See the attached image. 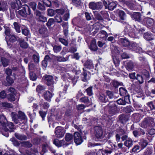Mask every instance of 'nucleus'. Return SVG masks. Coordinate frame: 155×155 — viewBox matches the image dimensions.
<instances>
[{
    "instance_id": "nucleus-19",
    "label": "nucleus",
    "mask_w": 155,
    "mask_h": 155,
    "mask_svg": "<svg viewBox=\"0 0 155 155\" xmlns=\"http://www.w3.org/2000/svg\"><path fill=\"white\" fill-rule=\"evenodd\" d=\"M119 41L120 45L125 47H129L130 42L127 39L120 38L119 39Z\"/></svg>"
},
{
    "instance_id": "nucleus-31",
    "label": "nucleus",
    "mask_w": 155,
    "mask_h": 155,
    "mask_svg": "<svg viewBox=\"0 0 155 155\" xmlns=\"http://www.w3.org/2000/svg\"><path fill=\"white\" fill-rule=\"evenodd\" d=\"M9 39V41L11 43H14L16 41H17L18 37H19L13 34L11 35Z\"/></svg>"
},
{
    "instance_id": "nucleus-62",
    "label": "nucleus",
    "mask_w": 155,
    "mask_h": 155,
    "mask_svg": "<svg viewBox=\"0 0 155 155\" xmlns=\"http://www.w3.org/2000/svg\"><path fill=\"white\" fill-rule=\"evenodd\" d=\"M24 146L27 147H31L32 146V144L28 141H25L23 142Z\"/></svg>"
},
{
    "instance_id": "nucleus-49",
    "label": "nucleus",
    "mask_w": 155,
    "mask_h": 155,
    "mask_svg": "<svg viewBox=\"0 0 155 155\" xmlns=\"http://www.w3.org/2000/svg\"><path fill=\"white\" fill-rule=\"evenodd\" d=\"M55 21L58 23H60L62 21V18L60 15H56L54 18Z\"/></svg>"
},
{
    "instance_id": "nucleus-39",
    "label": "nucleus",
    "mask_w": 155,
    "mask_h": 155,
    "mask_svg": "<svg viewBox=\"0 0 155 155\" xmlns=\"http://www.w3.org/2000/svg\"><path fill=\"white\" fill-rule=\"evenodd\" d=\"M14 28L16 32L19 33L21 32L20 27L18 23L16 22H14L13 23Z\"/></svg>"
},
{
    "instance_id": "nucleus-55",
    "label": "nucleus",
    "mask_w": 155,
    "mask_h": 155,
    "mask_svg": "<svg viewBox=\"0 0 155 155\" xmlns=\"http://www.w3.org/2000/svg\"><path fill=\"white\" fill-rule=\"evenodd\" d=\"M43 3L48 7H50L51 6V4L50 1L48 0H43Z\"/></svg>"
},
{
    "instance_id": "nucleus-10",
    "label": "nucleus",
    "mask_w": 155,
    "mask_h": 155,
    "mask_svg": "<svg viewBox=\"0 0 155 155\" xmlns=\"http://www.w3.org/2000/svg\"><path fill=\"white\" fill-rule=\"evenodd\" d=\"M18 117L20 121V124H25L26 123L27 119L26 116H25L24 113L21 111H19L18 112Z\"/></svg>"
},
{
    "instance_id": "nucleus-6",
    "label": "nucleus",
    "mask_w": 155,
    "mask_h": 155,
    "mask_svg": "<svg viewBox=\"0 0 155 155\" xmlns=\"http://www.w3.org/2000/svg\"><path fill=\"white\" fill-rule=\"evenodd\" d=\"M135 28L136 29V31H137V33H135L132 30V31L131 30L129 31L128 34L129 36L131 37L136 38L138 37L137 35L138 34L141 35L145 31V29L142 28H141L139 27H137L135 26Z\"/></svg>"
},
{
    "instance_id": "nucleus-17",
    "label": "nucleus",
    "mask_w": 155,
    "mask_h": 155,
    "mask_svg": "<svg viewBox=\"0 0 155 155\" xmlns=\"http://www.w3.org/2000/svg\"><path fill=\"white\" fill-rule=\"evenodd\" d=\"M45 79L47 81V84L48 86H51L54 84L53 78L51 76L45 75Z\"/></svg>"
},
{
    "instance_id": "nucleus-21",
    "label": "nucleus",
    "mask_w": 155,
    "mask_h": 155,
    "mask_svg": "<svg viewBox=\"0 0 155 155\" xmlns=\"http://www.w3.org/2000/svg\"><path fill=\"white\" fill-rule=\"evenodd\" d=\"M132 17L133 18H134L135 21H137L140 22H142L141 15L140 13L139 12H134L132 14Z\"/></svg>"
},
{
    "instance_id": "nucleus-43",
    "label": "nucleus",
    "mask_w": 155,
    "mask_h": 155,
    "mask_svg": "<svg viewBox=\"0 0 155 155\" xmlns=\"http://www.w3.org/2000/svg\"><path fill=\"white\" fill-rule=\"evenodd\" d=\"M94 14L95 18L99 20H102L103 19V18L97 12H94Z\"/></svg>"
},
{
    "instance_id": "nucleus-28",
    "label": "nucleus",
    "mask_w": 155,
    "mask_h": 155,
    "mask_svg": "<svg viewBox=\"0 0 155 155\" xmlns=\"http://www.w3.org/2000/svg\"><path fill=\"white\" fill-rule=\"evenodd\" d=\"M84 66L86 68L91 69L94 68L93 64L92 61L91 60H88L84 64Z\"/></svg>"
},
{
    "instance_id": "nucleus-61",
    "label": "nucleus",
    "mask_w": 155,
    "mask_h": 155,
    "mask_svg": "<svg viewBox=\"0 0 155 155\" xmlns=\"http://www.w3.org/2000/svg\"><path fill=\"white\" fill-rule=\"evenodd\" d=\"M86 91L88 95L89 96H91L93 94V92H92V87H90L87 89Z\"/></svg>"
},
{
    "instance_id": "nucleus-48",
    "label": "nucleus",
    "mask_w": 155,
    "mask_h": 155,
    "mask_svg": "<svg viewBox=\"0 0 155 155\" xmlns=\"http://www.w3.org/2000/svg\"><path fill=\"white\" fill-rule=\"evenodd\" d=\"M136 79L140 84H142L143 82V78L140 75L137 74Z\"/></svg>"
},
{
    "instance_id": "nucleus-30",
    "label": "nucleus",
    "mask_w": 155,
    "mask_h": 155,
    "mask_svg": "<svg viewBox=\"0 0 155 155\" xmlns=\"http://www.w3.org/2000/svg\"><path fill=\"white\" fill-rule=\"evenodd\" d=\"M144 38L147 40H150L153 39V36L151 33L147 32L144 34L143 35Z\"/></svg>"
},
{
    "instance_id": "nucleus-24",
    "label": "nucleus",
    "mask_w": 155,
    "mask_h": 155,
    "mask_svg": "<svg viewBox=\"0 0 155 155\" xmlns=\"http://www.w3.org/2000/svg\"><path fill=\"white\" fill-rule=\"evenodd\" d=\"M83 70L85 71L84 68H83ZM82 80L83 81H86L90 79V76L87 74L86 72L84 71L83 73L81 75Z\"/></svg>"
},
{
    "instance_id": "nucleus-45",
    "label": "nucleus",
    "mask_w": 155,
    "mask_h": 155,
    "mask_svg": "<svg viewBox=\"0 0 155 155\" xmlns=\"http://www.w3.org/2000/svg\"><path fill=\"white\" fill-rule=\"evenodd\" d=\"M7 98L8 100L11 101H14L15 100V97L14 95L11 94H9L7 96Z\"/></svg>"
},
{
    "instance_id": "nucleus-9",
    "label": "nucleus",
    "mask_w": 155,
    "mask_h": 155,
    "mask_svg": "<svg viewBox=\"0 0 155 155\" xmlns=\"http://www.w3.org/2000/svg\"><path fill=\"white\" fill-rule=\"evenodd\" d=\"M108 106H109L108 110L109 113L111 115L115 114L117 113V108L114 103L111 102L108 105Z\"/></svg>"
},
{
    "instance_id": "nucleus-47",
    "label": "nucleus",
    "mask_w": 155,
    "mask_h": 155,
    "mask_svg": "<svg viewBox=\"0 0 155 155\" xmlns=\"http://www.w3.org/2000/svg\"><path fill=\"white\" fill-rule=\"evenodd\" d=\"M100 34L101 37L104 39H106L108 36V35L106 32L104 31H101Z\"/></svg>"
},
{
    "instance_id": "nucleus-50",
    "label": "nucleus",
    "mask_w": 155,
    "mask_h": 155,
    "mask_svg": "<svg viewBox=\"0 0 155 155\" xmlns=\"http://www.w3.org/2000/svg\"><path fill=\"white\" fill-rule=\"evenodd\" d=\"M10 140L12 142L13 144L15 146H18L19 145V143L18 141L15 138L13 137L11 138Z\"/></svg>"
},
{
    "instance_id": "nucleus-32",
    "label": "nucleus",
    "mask_w": 155,
    "mask_h": 155,
    "mask_svg": "<svg viewBox=\"0 0 155 155\" xmlns=\"http://www.w3.org/2000/svg\"><path fill=\"white\" fill-rule=\"evenodd\" d=\"M120 19L121 20H125L126 19V14L124 11H120L118 13Z\"/></svg>"
},
{
    "instance_id": "nucleus-26",
    "label": "nucleus",
    "mask_w": 155,
    "mask_h": 155,
    "mask_svg": "<svg viewBox=\"0 0 155 155\" xmlns=\"http://www.w3.org/2000/svg\"><path fill=\"white\" fill-rule=\"evenodd\" d=\"M90 49L94 51H96L97 47L96 44V41L95 39H93L91 42L90 46Z\"/></svg>"
},
{
    "instance_id": "nucleus-60",
    "label": "nucleus",
    "mask_w": 155,
    "mask_h": 155,
    "mask_svg": "<svg viewBox=\"0 0 155 155\" xmlns=\"http://www.w3.org/2000/svg\"><path fill=\"white\" fill-rule=\"evenodd\" d=\"M46 21L47 18L45 17H44L43 15H39V22H45Z\"/></svg>"
},
{
    "instance_id": "nucleus-52",
    "label": "nucleus",
    "mask_w": 155,
    "mask_h": 155,
    "mask_svg": "<svg viewBox=\"0 0 155 155\" xmlns=\"http://www.w3.org/2000/svg\"><path fill=\"white\" fill-rule=\"evenodd\" d=\"M152 153V149H151L147 148L146 150L144 155H151Z\"/></svg>"
},
{
    "instance_id": "nucleus-33",
    "label": "nucleus",
    "mask_w": 155,
    "mask_h": 155,
    "mask_svg": "<svg viewBox=\"0 0 155 155\" xmlns=\"http://www.w3.org/2000/svg\"><path fill=\"white\" fill-rule=\"evenodd\" d=\"M124 144L125 146L128 147H130L133 144L132 140L131 139L128 138L125 141Z\"/></svg>"
},
{
    "instance_id": "nucleus-8",
    "label": "nucleus",
    "mask_w": 155,
    "mask_h": 155,
    "mask_svg": "<svg viewBox=\"0 0 155 155\" xmlns=\"http://www.w3.org/2000/svg\"><path fill=\"white\" fill-rule=\"evenodd\" d=\"M94 134L97 138L101 139L104 137L103 130L100 127L97 126L95 127Z\"/></svg>"
},
{
    "instance_id": "nucleus-15",
    "label": "nucleus",
    "mask_w": 155,
    "mask_h": 155,
    "mask_svg": "<svg viewBox=\"0 0 155 155\" xmlns=\"http://www.w3.org/2000/svg\"><path fill=\"white\" fill-rule=\"evenodd\" d=\"M137 66L136 63L132 61H129L127 63L126 68L128 71H131L134 70Z\"/></svg>"
},
{
    "instance_id": "nucleus-25",
    "label": "nucleus",
    "mask_w": 155,
    "mask_h": 155,
    "mask_svg": "<svg viewBox=\"0 0 155 155\" xmlns=\"http://www.w3.org/2000/svg\"><path fill=\"white\" fill-rule=\"evenodd\" d=\"M1 61L4 67L7 66L9 63V60L5 57H2L1 58Z\"/></svg>"
},
{
    "instance_id": "nucleus-14",
    "label": "nucleus",
    "mask_w": 155,
    "mask_h": 155,
    "mask_svg": "<svg viewBox=\"0 0 155 155\" xmlns=\"http://www.w3.org/2000/svg\"><path fill=\"white\" fill-rule=\"evenodd\" d=\"M115 51H112V57L113 60L116 66H118L119 64L120 61L118 59L116 58V55H117L119 54V51L117 48H115Z\"/></svg>"
},
{
    "instance_id": "nucleus-59",
    "label": "nucleus",
    "mask_w": 155,
    "mask_h": 155,
    "mask_svg": "<svg viewBox=\"0 0 155 155\" xmlns=\"http://www.w3.org/2000/svg\"><path fill=\"white\" fill-rule=\"evenodd\" d=\"M5 73L7 75V76H10L12 75V70L10 68H7L5 69Z\"/></svg>"
},
{
    "instance_id": "nucleus-40",
    "label": "nucleus",
    "mask_w": 155,
    "mask_h": 155,
    "mask_svg": "<svg viewBox=\"0 0 155 155\" xmlns=\"http://www.w3.org/2000/svg\"><path fill=\"white\" fill-rule=\"evenodd\" d=\"M65 138L66 141H69L73 139V136L71 134L67 133L65 136Z\"/></svg>"
},
{
    "instance_id": "nucleus-64",
    "label": "nucleus",
    "mask_w": 155,
    "mask_h": 155,
    "mask_svg": "<svg viewBox=\"0 0 155 155\" xmlns=\"http://www.w3.org/2000/svg\"><path fill=\"white\" fill-rule=\"evenodd\" d=\"M30 5L32 8L33 10L35 11L36 9V4L35 2H32L30 3Z\"/></svg>"
},
{
    "instance_id": "nucleus-38",
    "label": "nucleus",
    "mask_w": 155,
    "mask_h": 155,
    "mask_svg": "<svg viewBox=\"0 0 155 155\" xmlns=\"http://www.w3.org/2000/svg\"><path fill=\"white\" fill-rule=\"evenodd\" d=\"M21 33L23 35L26 36H28L30 34L29 31L27 27L22 29Z\"/></svg>"
},
{
    "instance_id": "nucleus-20",
    "label": "nucleus",
    "mask_w": 155,
    "mask_h": 155,
    "mask_svg": "<svg viewBox=\"0 0 155 155\" xmlns=\"http://www.w3.org/2000/svg\"><path fill=\"white\" fill-rule=\"evenodd\" d=\"M59 142V140L57 139H55L53 142V143L55 144L56 146L58 147H60L61 146H63L65 145H67V143L65 142V141L63 140H60L59 143H57V142Z\"/></svg>"
},
{
    "instance_id": "nucleus-42",
    "label": "nucleus",
    "mask_w": 155,
    "mask_h": 155,
    "mask_svg": "<svg viewBox=\"0 0 155 155\" xmlns=\"http://www.w3.org/2000/svg\"><path fill=\"white\" fill-rule=\"evenodd\" d=\"M62 48L60 46L54 45L53 47V50L55 53H58L61 51Z\"/></svg>"
},
{
    "instance_id": "nucleus-63",
    "label": "nucleus",
    "mask_w": 155,
    "mask_h": 155,
    "mask_svg": "<svg viewBox=\"0 0 155 155\" xmlns=\"http://www.w3.org/2000/svg\"><path fill=\"white\" fill-rule=\"evenodd\" d=\"M117 103L119 105H126V103H125V101H124L122 99H120L117 100Z\"/></svg>"
},
{
    "instance_id": "nucleus-35",
    "label": "nucleus",
    "mask_w": 155,
    "mask_h": 155,
    "mask_svg": "<svg viewBox=\"0 0 155 155\" xmlns=\"http://www.w3.org/2000/svg\"><path fill=\"white\" fill-rule=\"evenodd\" d=\"M99 101L102 103H105L107 102V98L104 94H100L99 98Z\"/></svg>"
},
{
    "instance_id": "nucleus-23",
    "label": "nucleus",
    "mask_w": 155,
    "mask_h": 155,
    "mask_svg": "<svg viewBox=\"0 0 155 155\" xmlns=\"http://www.w3.org/2000/svg\"><path fill=\"white\" fill-rule=\"evenodd\" d=\"M15 135L17 139L21 140H25L27 139V137L25 135L21 134L18 133H15Z\"/></svg>"
},
{
    "instance_id": "nucleus-2",
    "label": "nucleus",
    "mask_w": 155,
    "mask_h": 155,
    "mask_svg": "<svg viewBox=\"0 0 155 155\" xmlns=\"http://www.w3.org/2000/svg\"><path fill=\"white\" fill-rule=\"evenodd\" d=\"M140 125L142 128L148 129L153 127L155 125V123L153 118L147 117L144 118Z\"/></svg>"
},
{
    "instance_id": "nucleus-36",
    "label": "nucleus",
    "mask_w": 155,
    "mask_h": 155,
    "mask_svg": "<svg viewBox=\"0 0 155 155\" xmlns=\"http://www.w3.org/2000/svg\"><path fill=\"white\" fill-rule=\"evenodd\" d=\"M2 106L6 108H12L13 106L12 104L7 102H2L1 103Z\"/></svg>"
},
{
    "instance_id": "nucleus-51",
    "label": "nucleus",
    "mask_w": 155,
    "mask_h": 155,
    "mask_svg": "<svg viewBox=\"0 0 155 155\" xmlns=\"http://www.w3.org/2000/svg\"><path fill=\"white\" fill-rule=\"evenodd\" d=\"M73 4L76 6H78L80 5L81 1L80 0H72Z\"/></svg>"
},
{
    "instance_id": "nucleus-11",
    "label": "nucleus",
    "mask_w": 155,
    "mask_h": 155,
    "mask_svg": "<svg viewBox=\"0 0 155 155\" xmlns=\"http://www.w3.org/2000/svg\"><path fill=\"white\" fill-rule=\"evenodd\" d=\"M129 48L131 49H133L137 52L140 53L142 51V48L136 43L133 42L130 43Z\"/></svg>"
},
{
    "instance_id": "nucleus-44",
    "label": "nucleus",
    "mask_w": 155,
    "mask_h": 155,
    "mask_svg": "<svg viewBox=\"0 0 155 155\" xmlns=\"http://www.w3.org/2000/svg\"><path fill=\"white\" fill-rule=\"evenodd\" d=\"M49 58V57L48 56H46L44 60L42 61V65L45 68H46L47 65V62L46 60L48 59Z\"/></svg>"
},
{
    "instance_id": "nucleus-18",
    "label": "nucleus",
    "mask_w": 155,
    "mask_h": 155,
    "mask_svg": "<svg viewBox=\"0 0 155 155\" xmlns=\"http://www.w3.org/2000/svg\"><path fill=\"white\" fill-rule=\"evenodd\" d=\"M54 94L49 91H46L44 93V97L46 100L49 101L50 100Z\"/></svg>"
},
{
    "instance_id": "nucleus-22",
    "label": "nucleus",
    "mask_w": 155,
    "mask_h": 155,
    "mask_svg": "<svg viewBox=\"0 0 155 155\" xmlns=\"http://www.w3.org/2000/svg\"><path fill=\"white\" fill-rule=\"evenodd\" d=\"M17 5L18 7V9H19L21 6V3L19 0H16V2H12L11 3V6L12 9H15L17 7Z\"/></svg>"
},
{
    "instance_id": "nucleus-53",
    "label": "nucleus",
    "mask_w": 155,
    "mask_h": 155,
    "mask_svg": "<svg viewBox=\"0 0 155 155\" xmlns=\"http://www.w3.org/2000/svg\"><path fill=\"white\" fill-rule=\"evenodd\" d=\"M133 134L134 136L137 137H138L141 135V133H140L139 129L133 131Z\"/></svg>"
},
{
    "instance_id": "nucleus-7",
    "label": "nucleus",
    "mask_w": 155,
    "mask_h": 155,
    "mask_svg": "<svg viewBox=\"0 0 155 155\" xmlns=\"http://www.w3.org/2000/svg\"><path fill=\"white\" fill-rule=\"evenodd\" d=\"M65 130L62 127L58 126L56 127L55 134L56 136L59 138L63 137L65 134Z\"/></svg>"
},
{
    "instance_id": "nucleus-16",
    "label": "nucleus",
    "mask_w": 155,
    "mask_h": 155,
    "mask_svg": "<svg viewBox=\"0 0 155 155\" xmlns=\"http://www.w3.org/2000/svg\"><path fill=\"white\" fill-rule=\"evenodd\" d=\"M17 41L20 47L22 48L26 49L28 47V43L25 41L24 39L22 38L18 37Z\"/></svg>"
},
{
    "instance_id": "nucleus-56",
    "label": "nucleus",
    "mask_w": 155,
    "mask_h": 155,
    "mask_svg": "<svg viewBox=\"0 0 155 155\" xmlns=\"http://www.w3.org/2000/svg\"><path fill=\"white\" fill-rule=\"evenodd\" d=\"M80 101L81 102L84 103H87L89 100L87 97H84L80 99Z\"/></svg>"
},
{
    "instance_id": "nucleus-13",
    "label": "nucleus",
    "mask_w": 155,
    "mask_h": 155,
    "mask_svg": "<svg viewBox=\"0 0 155 155\" xmlns=\"http://www.w3.org/2000/svg\"><path fill=\"white\" fill-rule=\"evenodd\" d=\"M102 3L100 2L97 3L91 2L89 4V7L93 10H99L102 8Z\"/></svg>"
},
{
    "instance_id": "nucleus-37",
    "label": "nucleus",
    "mask_w": 155,
    "mask_h": 155,
    "mask_svg": "<svg viewBox=\"0 0 155 155\" xmlns=\"http://www.w3.org/2000/svg\"><path fill=\"white\" fill-rule=\"evenodd\" d=\"M120 94L122 96H124L127 94V91L124 88L121 87L119 88Z\"/></svg>"
},
{
    "instance_id": "nucleus-5",
    "label": "nucleus",
    "mask_w": 155,
    "mask_h": 155,
    "mask_svg": "<svg viewBox=\"0 0 155 155\" xmlns=\"http://www.w3.org/2000/svg\"><path fill=\"white\" fill-rule=\"evenodd\" d=\"M18 14L23 17H25L27 15H30L31 14V10L29 6L27 5L23 7L22 9L18 11Z\"/></svg>"
},
{
    "instance_id": "nucleus-1",
    "label": "nucleus",
    "mask_w": 155,
    "mask_h": 155,
    "mask_svg": "<svg viewBox=\"0 0 155 155\" xmlns=\"http://www.w3.org/2000/svg\"><path fill=\"white\" fill-rule=\"evenodd\" d=\"M0 124L2 126L1 132L2 135L6 137L9 136L8 131L12 132L16 129L13 123L8 122L6 117L3 115L0 116Z\"/></svg>"
},
{
    "instance_id": "nucleus-12",
    "label": "nucleus",
    "mask_w": 155,
    "mask_h": 155,
    "mask_svg": "<svg viewBox=\"0 0 155 155\" xmlns=\"http://www.w3.org/2000/svg\"><path fill=\"white\" fill-rule=\"evenodd\" d=\"M74 142L77 145L81 144L83 142L81 134L78 132H75L74 134Z\"/></svg>"
},
{
    "instance_id": "nucleus-58",
    "label": "nucleus",
    "mask_w": 155,
    "mask_h": 155,
    "mask_svg": "<svg viewBox=\"0 0 155 155\" xmlns=\"http://www.w3.org/2000/svg\"><path fill=\"white\" fill-rule=\"evenodd\" d=\"M6 80L8 83L10 85H11L14 82L13 79L10 76H7L6 77Z\"/></svg>"
},
{
    "instance_id": "nucleus-57",
    "label": "nucleus",
    "mask_w": 155,
    "mask_h": 155,
    "mask_svg": "<svg viewBox=\"0 0 155 155\" xmlns=\"http://www.w3.org/2000/svg\"><path fill=\"white\" fill-rule=\"evenodd\" d=\"M55 12L58 14L57 15H62L64 13V10L63 9H56L55 10Z\"/></svg>"
},
{
    "instance_id": "nucleus-41",
    "label": "nucleus",
    "mask_w": 155,
    "mask_h": 155,
    "mask_svg": "<svg viewBox=\"0 0 155 155\" xmlns=\"http://www.w3.org/2000/svg\"><path fill=\"white\" fill-rule=\"evenodd\" d=\"M5 29V35L8 36H11V30L9 27L7 26H4Z\"/></svg>"
},
{
    "instance_id": "nucleus-29",
    "label": "nucleus",
    "mask_w": 155,
    "mask_h": 155,
    "mask_svg": "<svg viewBox=\"0 0 155 155\" xmlns=\"http://www.w3.org/2000/svg\"><path fill=\"white\" fill-rule=\"evenodd\" d=\"M148 144V141L144 139L141 140L139 143V144L141 147L142 150L145 148L147 145Z\"/></svg>"
},
{
    "instance_id": "nucleus-4",
    "label": "nucleus",
    "mask_w": 155,
    "mask_h": 155,
    "mask_svg": "<svg viewBox=\"0 0 155 155\" xmlns=\"http://www.w3.org/2000/svg\"><path fill=\"white\" fill-rule=\"evenodd\" d=\"M142 23L147 27H151L152 31L155 33V27L153 26L154 21L153 19L150 18H146L143 20Z\"/></svg>"
},
{
    "instance_id": "nucleus-46",
    "label": "nucleus",
    "mask_w": 155,
    "mask_h": 155,
    "mask_svg": "<svg viewBox=\"0 0 155 155\" xmlns=\"http://www.w3.org/2000/svg\"><path fill=\"white\" fill-rule=\"evenodd\" d=\"M48 15L50 16H53L55 14V11L51 9H49L48 10Z\"/></svg>"
},
{
    "instance_id": "nucleus-3",
    "label": "nucleus",
    "mask_w": 155,
    "mask_h": 155,
    "mask_svg": "<svg viewBox=\"0 0 155 155\" xmlns=\"http://www.w3.org/2000/svg\"><path fill=\"white\" fill-rule=\"evenodd\" d=\"M46 137L45 136L42 137L40 138V139H39V141H42L45 143V144H44L42 145V151L40 153L42 155H43L44 153L47 151L48 149H49L52 153L55 152V150L50 147L49 142L47 143L46 142Z\"/></svg>"
},
{
    "instance_id": "nucleus-34",
    "label": "nucleus",
    "mask_w": 155,
    "mask_h": 155,
    "mask_svg": "<svg viewBox=\"0 0 155 155\" xmlns=\"http://www.w3.org/2000/svg\"><path fill=\"white\" fill-rule=\"evenodd\" d=\"M116 4L114 2H112L108 4V6H105L106 7H108V8L109 10H113L116 6Z\"/></svg>"
},
{
    "instance_id": "nucleus-54",
    "label": "nucleus",
    "mask_w": 155,
    "mask_h": 155,
    "mask_svg": "<svg viewBox=\"0 0 155 155\" xmlns=\"http://www.w3.org/2000/svg\"><path fill=\"white\" fill-rule=\"evenodd\" d=\"M32 59L33 61L35 63H38L39 62V57L36 54H34L33 55Z\"/></svg>"
},
{
    "instance_id": "nucleus-27",
    "label": "nucleus",
    "mask_w": 155,
    "mask_h": 155,
    "mask_svg": "<svg viewBox=\"0 0 155 155\" xmlns=\"http://www.w3.org/2000/svg\"><path fill=\"white\" fill-rule=\"evenodd\" d=\"M61 25L64 28L63 30L64 34L66 36L68 33V23L65 22H63L61 24Z\"/></svg>"
}]
</instances>
